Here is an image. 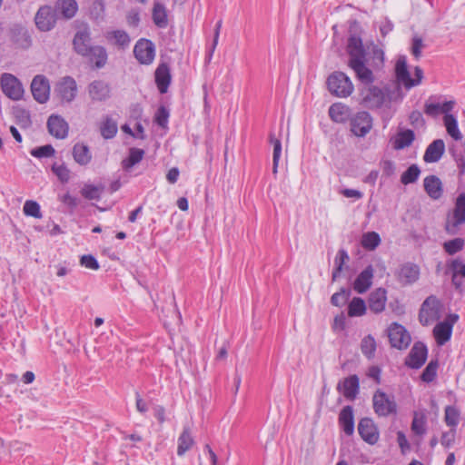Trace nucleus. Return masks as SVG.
<instances>
[{"instance_id":"nucleus-34","label":"nucleus","mask_w":465,"mask_h":465,"mask_svg":"<svg viewBox=\"0 0 465 465\" xmlns=\"http://www.w3.org/2000/svg\"><path fill=\"white\" fill-rule=\"evenodd\" d=\"M193 443L194 440L192 436L190 427L184 426L183 432L178 438L177 454L179 456L184 455V453L192 448Z\"/></svg>"},{"instance_id":"nucleus-13","label":"nucleus","mask_w":465,"mask_h":465,"mask_svg":"<svg viewBox=\"0 0 465 465\" xmlns=\"http://www.w3.org/2000/svg\"><path fill=\"white\" fill-rule=\"evenodd\" d=\"M31 92L35 100L39 104L46 103L50 95V85L47 78L42 74L35 76L31 83Z\"/></svg>"},{"instance_id":"nucleus-8","label":"nucleus","mask_w":465,"mask_h":465,"mask_svg":"<svg viewBox=\"0 0 465 465\" xmlns=\"http://www.w3.org/2000/svg\"><path fill=\"white\" fill-rule=\"evenodd\" d=\"M2 92L10 99L18 101L23 97L24 88L21 82L13 74L5 73L0 80Z\"/></svg>"},{"instance_id":"nucleus-40","label":"nucleus","mask_w":465,"mask_h":465,"mask_svg":"<svg viewBox=\"0 0 465 465\" xmlns=\"http://www.w3.org/2000/svg\"><path fill=\"white\" fill-rule=\"evenodd\" d=\"M367 306L364 300L361 297H354L349 302L348 315L350 317H361L366 313Z\"/></svg>"},{"instance_id":"nucleus-53","label":"nucleus","mask_w":465,"mask_h":465,"mask_svg":"<svg viewBox=\"0 0 465 465\" xmlns=\"http://www.w3.org/2000/svg\"><path fill=\"white\" fill-rule=\"evenodd\" d=\"M55 150L51 144L35 147L31 150L30 153L36 158L51 157L54 154Z\"/></svg>"},{"instance_id":"nucleus-21","label":"nucleus","mask_w":465,"mask_h":465,"mask_svg":"<svg viewBox=\"0 0 465 465\" xmlns=\"http://www.w3.org/2000/svg\"><path fill=\"white\" fill-rule=\"evenodd\" d=\"M387 302V291L384 288H378L371 292L368 298V305L371 312L375 314L384 311Z\"/></svg>"},{"instance_id":"nucleus-35","label":"nucleus","mask_w":465,"mask_h":465,"mask_svg":"<svg viewBox=\"0 0 465 465\" xmlns=\"http://www.w3.org/2000/svg\"><path fill=\"white\" fill-rule=\"evenodd\" d=\"M435 339L440 345L445 344L450 341L452 333V327L448 322H439L433 329Z\"/></svg>"},{"instance_id":"nucleus-29","label":"nucleus","mask_w":465,"mask_h":465,"mask_svg":"<svg viewBox=\"0 0 465 465\" xmlns=\"http://www.w3.org/2000/svg\"><path fill=\"white\" fill-rule=\"evenodd\" d=\"M54 9L56 14L60 13L64 19H71L75 15L78 5L75 0H57Z\"/></svg>"},{"instance_id":"nucleus-26","label":"nucleus","mask_w":465,"mask_h":465,"mask_svg":"<svg viewBox=\"0 0 465 465\" xmlns=\"http://www.w3.org/2000/svg\"><path fill=\"white\" fill-rule=\"evenodd\" d=\"M445 152V143L441 139L434 140L426 149L423 160L426 163H437Z\"/></svg>"},{"instance_id":"nucleus-9","label":"nucleus","mask_w":465,"mask_h":465,"mask_svg":"<svg viewBox=\"0 0 465 465\" xmlns=\"http://www.w3.org/2000/svg\"><path fill=\"white\" fill-rule=\"evenodd\" d=\"M74 50L79 55L87 54L89 49L94 47L92 45L91 31L88 25L84 24L77 29L73 39Z\"/></svg>"},{"instance_id":"nucleus-52","label":"nucleus","mask_w":465,"mask_h":465,"mask_svg":"<svg viewBox=\"0 0 465 465\" xmlns=\"http://www.w3.org/2000/svg\"><path fill=\"white\" fill-rule=\"evenodd\" d=\"M460 411L453 406L445 408V422L448 426L456 427L459 423Z\"/></svg>"},{"instance_id":"nucleus-44","label":"nucleus","mask_w":465,"mask_h":465,"mask_svg":"<svg viewBox=\"0 0 465 465\" xmlns=\"http://www.w3.org/2000/svg\"><path fill=\"white\" fill-rule=\"evenodd\" d=\"M361 352L368 358L371 359L376 351V341L371 334L365 336L361 343Z\"/></svg>"},{"instance_id":"nucleus-30","label":"nucleus","mask_w":465,"mask_h":465,"mask_svg":"<svg viewBox=\"0 0 465 465\" xmlns=\"http://www.w3.org/2000/svg\"><path fill=\"white\" fill-rule=\"evenodd\" d=\"M455 102L454 101H447L440 104H429L426 103L424 106V113L431 117H437L440 114H449L454 107Z\"/></svg>"},{"instance_id":"nucleus-60","label":"nucleus","mask_w":465,"mask_h":465,"mask_svg":"<svg viewBox=\"0 0 465 465\" xmlns=\"http://www.w3.org/2000/svg\"><path fill=\"white\" fill-rule=\"evenodd\" d=\"M455 440V430H450V431L443 432L440 439V443L445 447H450L452 445Z\"/></svg>"},{"instance_id":"nucleus-23","label":"nucleus","mask_w":465,"mask_h":465,"mask_svg":"<svg viewBox=\"0 0 465 465\" xmlns=\"http://www.w3.org/2000/svg\"><path fill=\"white\" fill-rule=\"evenodd\" d=\"M373 268L368 265L355 279L353 289L358 293H364L372 284Z\"/></svg>"},{"instance_id":"nucleus-6","label":"nucleus","mask_w":465,"mask_h":465,"mask_svg":"<svg viewBox=\"0 0 465 465\" xmlns=\"http://www.w3.org/2000/svg\"><path fill=\"white\" fill-rule=\"evenodd\" d=\"M388 337L391 347L398 350L406 349L411 341V335L405 327L397 322L391 323L388 328Z\"/></svg>"},{"instance_id":"nucleus-49","label":"nucleus","mask_w":465,"mask_h":465,"mask_svg":"<svg viewBox=\"0 0 465 465\" xmlns=\"http://www.w3.org/2000/svg\"><path fill=\"white\" fill-rule=\"evenodd\" d=\"M465 244V241L462 238H455L450 241H447L443 243L444 251L450 254L453 255L459 252H460Z\"/></svg>"},{"instance_id":"nucleus-56","label":"nucleus","mask_w":465,"mask_h":465,"mask_svg":"<svg viewBox=\"0 0 465 465\" xmlns=\"http://www.w3.org/2000/svg\"><path fill=\"white\" fill-rule=\"evenodd\" d=\"M52 171L54 173V174L58 177V179L62 183L68 182L70 178V171L64 164H54L52 166Z\"/></svg>"},{"instance_id":"nucleus-63","label":"nucleus","mask_w":465,"mask_h":465,"mask_svg":"<svg viewBox=\"0 0 465 465\" xmlns=\"http://www.w3.org/2000/svg\"><path fill=\"white\" fill-rule=\"evenodd\" d=\"M135 405L136 410L140 413H145L148 411L147 403L141 398L138 392L135 393Z\"/></svg>"},{"instance_id":"nucleus-18","label":"nucleus","mask_w":465,"mask_h":465,"mask_svg":"<svg viewBox=\"0 0 465 465\" xmlns=\"http://www.w3.org/2000/svg\"><path fill=\"white\" fill-rule=\"evenodd\" d=\"M337 391L349 401H354L359 394L360 380L355 374L350 375L337 384Z\"/></svg>"},{"instance_id":"nucleus-62","label":"nucleus","mask_w":465,"mask_h":465,"mask_svg":"<svg viewBox=\"0 0 465 465\" xmlns=\"http://www.w3.org/2000/svg\"><path fill=\"white\" fill-rule=\"evenodd\" d=\"M341 193L346 198H354V199H361L363 193L356 189H343L341 191Z\"/></svg>"},{"instance_id":"nucleus-16","label":"nucleus","mask_w":465,"mask_h":465,"mask_svg":"<svg viewBox=\"0 0 465 465\" xmlns=\"http://www.w3.org/2000/svg\"><path fill=\"white\" fill-rule=\"evenodd\" d=\"M87 92L93 102H104L111 97V87L103 80H94L87 86Z\"/></svg>"},{"instance_id":"nucleus-10","label":"nucleus","mask_w":465,"mask_h":465,"mask_svg":"<svg viewBox=\"0 0 465 465\" xmlns=\"http://www.w3.org/2000/svg\"><path fill=\"white\" fill-rule=\"evenodd\" d=\"M134 54L142 64H151L155 57L154 44L145 38L138 40L134 47Z\"/></svg>"},{"instance_id":"nucleus-15","label":"nucleus","mask_w":465,"mask_h":465,"mask_svg":"<svg viewBox=\"0 0 465 465\" xmlns=\"http://www.w3.org/2000/svg\"><path fill=\"white\" fill-rule=\"evenodd\" d=\"M428 350L426 345L421 341H417L413 344L408 357L405 360V364L411 369H420L426 361Z\"/></svg>"},{"instance_id":"nucleus-28","label":"nucleus","mask_w":465,"mask_h":465,"mask_svg":"<svg viewBox=\"0 0 465 465\" xmlns=\"http://www.w3.org/2000/svg\"><path fill=\"white\" fill-rule=\"evenodd\" d=\"M395 73L398 81L402 83L406 88H411L413 86L412 78L410 75L405 56H401L398 59Z\"/></svg>"},{"instance_id":"nucleus-33","label":"nucleus","mask_w":465,"mask_h":465,"mask_svg":"<svg viewBox=\"0 0 465 465\" xmlns=\"http://www.w3.org/2000/svg\"><path fill=\"white\" fill-rule=\"evenodd\" d=\"M329 115L335 123H344L350 116V108L341 103L333 104L329 108Z\"/></svg>"},{"instance_id":"nucleus-31","label":"nucleus","mask_w":465,"mask_h":465,"mask_svg":"<svg viewBox=\"0 0 465 465\" xmlns=\"http://www.w3.org/2000/svg\"><path fill=\"white\" fill-rule=\"evenodd\" d=\"M73 157L78 164L86 165L92 160V153L86 144L77 143L73 147Z\"/></svg>"},{"instance_id":"nucleus-36","label":"nucleus","mask_w":465,"mask_h":465,"mask_svg":"<svg viewBox=\"0 0 465 465\" xmlns=\"http://www.w3.org/2000/svg\"><path fill=\"white\" fill-rule=\"evenodd\" d=\"M144 153L143 149L135 147L130 148L128 157L122 161L123 169L127 172L130 171L135 164L143 160Z\"/></svg>"},{"instance_id":"nucleus-27","label":"nucleus","mask_w":465,"mask_h":465,"mask_svg":"<svg viewBox=\"0 0 465 465\" xmlns=\"http://www.w3.org/2000/svg\"><path fill=\"white\" fill-rule=\"evenodd\" d=\"M155 83L161 94H165L171 83L170 68L166 64H161L155 70Z\"/></svg>"},{"instance_id":"nucleus-1","label":"nucleus","mask_w":465,"mask_h":465,"mask_svg":"<svg viewBox=\"0 0 465 465\" xmlns=\"http://www.w3.org/2000/svg\"><path fill=\"white\" fill-rule=\"evenodd\" d=\"M347 53L349 55L348 66L353 71L356 78L366 85L361 91L362 104L368 108L381 107L385 101V94L380 87L371 85V84L375 81L373 72L383 67V50L373 45L371 51V62L368 64L367 53L361 36L351 35L348 39Z\"/></svg>"},{"instance_id":"nucleus-64","label":"nucleus","mask_w":465,"mask_h":465,"mask_svg":"<svg viewBox=\"0 0 465 465\" xmlns=\"http://www.w3.org/2000/svg\"><path fill=\"white\" fill-rule=\"evenodd\" d=\"M179 174V169L177 167H173L168 171L166 179L170 183L173 184L177 182Z\"/></svg>"},{"instance_id":"nucleus-45","label":"nucleus","mask_w":465,"mask_h":465,"mask_svg":"<svg viewBox=\"0 0 465 465\" xmlns=\"http://www.w3.org/2000/svg\"><path fill=\"white\" fill-rule=\"evenodd\" d=\"M270 142L273 145L272 173H277L279 161L282 154V143L279 139L275 138L272 134H270Z\"/></svg>"},{"instance_id":"nucleus-5","label":"nucleus","mask_w":465,"mask_h":465,"mask_svg":"<svg viewBox=\"0 0 465 465\" xmlns=\"http://www.w3.org/2000/svg\"><path fill=\"white\" fill-rule=\"evenodd\" d=\"M56 21V9L50 5L41 6L35 16V25L41 32L51 31L55 26Z\"/></svg>"},{"instance_id":"nucleus-46","label":"nucleus","mask_w":465,"mask_h":465,"mask_svg":"<svg viewBox=\"0 0 465 465\" xmlns=\"http://www.w3.org/2000/svg\"><path fill=\"white\" fill-rule=\"evenodd\" d=\"M420 173V170L417 164H411L401 176V183L407 185L415 183Z\"/></svg>"},{"instance_id":"nucleus-57","label":"nucleus","mask_w":465,"mask_h":465,"mask_svg":"<svg viewBox=\"0 0 465 465\" xmlns=\"http://www.w3.org/2000/svg\"><path fill=\"white\" fill-rule=\"evenodd\" d=\"M80 263L82 266L91 269V270H98L99 269V263L97 260L94 258V256L91 254L83 255L80 259Z\"/></svg>"},{"instance_id":"nucleus-20","label":"nucleus","mask_w":465,"mask_h":465,"mask_svg":"<svg viewBox=\"0 0 465 465\" xmlns=\"http://www.w3.org/2000/svg\"><path fill=\"white\" fill-rule=\"evenodd\" d=\"M10 38L19 48L28 49L32 45L31 35L28 30L21 25H15L11 27Z\"/></svg>"},{"instance_id":"nucleus-38","label":"nucleus","mask_w":465,"mask_h":465,"mask_svg":"<svg viewBox=\"0 0 465 465\" xmlns=\"http://www.w3.org/2000/svg\"><path fill=\"white\" fill-rule=\"evenodd\" d=\"M415 139L414 132L411 129L401 131L393 141V148L401 150L409 147Z\"/></svg>"},{"instance_id":"nucleus-42","label":"nucleus","mask_w":465,"mask_h":465,"mask_svg":"<svg viewBox=\"0 0 465 465\" xmlns=\"http://www.w3.org/2000/svg\"><path fill=\"white\" fill-rule=\"evenodd\" d=\"M381 237L376 232H368L361 237V245L369 251L375 250L381 243Z\"/></svg>"},{"instance_id":"nucleus-41","label":"nucleus","mask_w":465,"mask_h":465,"mask_svg":"<svg viewBox=\"0 0 465 465\" xmlns=\"http://www.w3.org/2000/svg\"><path fill=\"white\" fill-rule=\"evenodd\" d=\"M108 41H114V44L122 48H125L130 45L131 39L129 35L124 30H114L107 33Z\"/></svg>"},{"instance_id":"nucleus-14","label":"nucleus","mask_w":465,"mask_h":465,"mask_svg":"<svg viewBox=\"0 0 465 465\" xmlns=\"http://www.w3.org/2000/svg\"><path fill=\"white\" fill-rule=\"evenodd\" d=\"M55 92L63 102L71 103L77 94L75 80L71 76L63 77L56 84Z\"/></svg>"},{"instance_id":"nucleus-59","label":"nucleus","mask_w":465,"mask_h":465,"mask_svg":"<svg viewBox=\"0 0 465 465\" xmlns=\"http://www.w3.org/2000/svg\"><path fill=\"white\" fill-rule=\"evenodd\" d=\"M453 157L459 170V176L460 177L465 174V152L454 153Z\"/></svg>"},{"instance_id":"nucleus-55","label":"nucleus","mask_w":465,"mask_h":465,"mask_svg":"<svg viewBox=\"0 0 465 465\" xmlns=\"http://www.w3.org/2000/svg\"><path fill=\"white\" fill-rule=\"evenodd\" d=\"M169 111L164 106H160L154 115V122L161 127H166L169 118Z\"/></svg>"},{"instance_id":"nucleus-58","label":"nucleus","mask_w":465,"mask_h":465,"mask_svg":"<svg viewBox=\"0 0 465 465\" xmlns=\"http://www.w3.org/2000/svg\"><path fill=\"white\" fill-rule=\"evenodd\" d=\"M424 47L422 39L420 36H414L412 38L411 54L416 59H420L421 56V50Z\"/></svg>"},{"instance_id":"nucleus-51","label":"nucleus","mask_w":465,"mask_h":465,"mask_svg":"<svg viewBox=\"0 0 465 465\" xmlns=\"http://www.w3.org/2000/svg\"><path fill=\"white\" fill-rule=\"evenodd\" d=\"M23 212L26 216H31L34 218H41L42 217L39 203L33 200H27L25 203L24 207H23Z\"/></svg>"},{"instance_id":"nucleus-47","label":"nucleus","mask_w":465,"mask_h":465,"mask_svg":"<svg viewBox=\"0 0 465 465\" xmlns=\"http://www.w3.org/2000/svg\"><path fill=\"white\" fill-rule=\"evenodd\" d=\"M438 367L439 362L437 360L430 361L420 375L421 381L428 383L431 382L437 376Z\"/></svg>"},{"instance_id":"nucleus-11","label":"nucleus","mask_w":465,"mask_h":465,"mask_svg":"<svg viewBox=\"0 0 465 465\" xmlns=\"http://www.w3.org/2000/svg\"><path fill=\"white\" fill-rule=\"evenodd\" d=\"M420 267L413 262H405L399 266L394 275L397 281L402 285H411L420 278Z\"/></svg>"},{"instance_id":"nucleus-19","label":"nucleus","mask_w":465,"mask_h":465,"mask_svg":"<svg viewBox=\"0 0 465 465\" xmlns=\"http://www.w3.org/2000/svg\"><path fill=\"white\" fill-rule=\"evenodd\" d=\"M358 432L361 439L369 444H375L379 440V432L373 420L370 418H362L358 424Z\"/></svg>"},{"instance_id":"nucleus-22","label":"nucleus","mask_w":465,"mask_h":465,"mask_svg":"<svg viewBox=\"0 0 465 465\" xmlns=\"http://www.w3.org/2000/svg\"><path fill=\"white\" fill-rule=\"evenodd\" d=\"M87 54L83 55L88 59V62L96 69L104 67L107 64L108 54L106 49L102 45H94L87 52Z\"/></svg>"},{"instance_id":"nucleus-39","label":"nucleus","mask_w":465,"mask_h":465,"mask_svg":"<svg viewBox=\"0 0 465 465\" xmlns=\"http://www.w3.org/2000/svg\"><path fill=\"white\" fill-rule=\"evenodd\" d=\"M449 268L452 272V283L456 289H459L461 286L459 276L465 277V263H462L459 259H455L450 262Z\"/></svg>"},{"instance_id":"nucleus-61","label":"nucleus","mask_w":465,"mask_h":465,"mask_svg":"<svg viewBox=\"0 0 465 465\" xmlns=\"http://www.w3.org/2000/svg\"><path fill=\"white\" fill-rule=\"evenodd\" d=\"M410 122L412 125L422 126L424 124L422 114L420 111H413L410 114Z\"/></svg>"},{"instance_id":"nucleus-2","label":"nucleus","mask_w":465,"mask_h":465,"mask_svg":"<svg viewBox=\"0 0 465 465\" xmlns=\"http://www.w3.org/2000/svg\"><path fill=\"white\" fill-rule=\"evenodd\" d=\"M327 86L331 94L337 97H348L354 90L350 77L342 72H334L327 79Z\"/></svg>"},{"instance_id":"nucleus-54","label":"nucleus","mask_w":465,"mask_h":465,"mask_svg":"<svg viewBox=\"0 0 465 465\" xmlns=\"http://www.w3.org/2000/svg\"><path fill=\"white\" fill-rule=\"evenodd\" d=\"M425 419L423 416H419L417 413L414 414L411 422V430L416 434L422 436L426 432Z\"/></svg>"},{"instance_id":"nucleus-50","label":"nucleus","mask_w":465,"mask_h":465,"mask_svg":"<svg viewBox=\"0 0 465 465\" xmlns=\"http://www.w3.org/2000/svg\"><path fill=\"white\" fill-rule=\"evenodd\" d=\"M104 187L94 186L92 184H85L82 190V195L88 200H99L103 193Z\"/></svg>"},{"instance_id":"nucleus-17","label":"nucleus","mask_w":465,"mask_h":465,"mask_svg":"<svg viewBox=\"0 0 465 465\" xmlns=\"http://www.w3.org/2000/svg\"><path fill=\"white\" fill-rule=\"evenodd\" d=\"M46 125L49 134L56 139H64L67 137L69 125L68 123L61 115H50Z\"/></svg>"},{"instance_id":"nucleus-4","label":"nucleus","mask_w":465,"mask_h":465,"mask_svg":"<svg viewBox=\"0 0 465 465\" xmlns=\"http://www.w3.org/2000/svg\"><path fill=\"white\" fill-rule=\"evenodd\" d=\"M465 223V192L459 194L456 198L452 216L445 225L446 232L454 235L457 233L460 225Z\"/></svg>"},{"instance_id":"nucleus-24","label":"nucleus","mask_w":465,"mask_h":465,"mask_svg":"<svg viewBox=\"0 0 465 465\" xmlns=\"http://www.w3.org/2000/svg\"><path fill=\"white\" fill-rule=\"evenodd\" d=\"M338 421L346 435H352L354 432L353 408L350 405L343 407L339 414Z\"/></svg>"},{"instance_id":"nucleus-32","label":"nucleus","mask_w":465,"mask_h":465,"mask_svg":"<svg viewBox=\"0 0 465 465\" xmlns=\"http://www.w3.org/2000/svg\"><path fill=\"white\" fill-rule=\"evenodd\" d=\"M152 18L154 25L159 28H166L168 25V15L165 6L155 1L153 3Z\"/></svg>"},{"instance_id":"nucleus-25","label":"nucleus","mask_w":465,"mask_h":465,"mask_svg":"<svg viewBox=\"0 0 465 465\" xmlns=\"http://www.w3.org/2000/svg\"><path fill=\"white\" fill-rule=\"evenodd\" d=\"M424 190L433 200H438L442 196L443 187L440 179L436 175H429L423 181Z\"/></svg>"},{"instance_id":"nucleus-12","label":"nucleus","mask_w":465,"mask_h":465,"mask_svg":"<svg viewBox=\"0 0 465 465\" xmlns=\"http://www.w3.org/2000/svg\"><path fill=\"white\" fill-rule=\"evenodd\" d=\"M372 127V118L367 112H360L351 119V131L359 137H364Z\"/></svg>"},{"instance_id":"nucleus-7","label":"nucleus","mask_w":465,"mask_h":465,"mask_svg":"<svg viewBox=\"0 0 465 465\" xmlns=\"http://www.w3.org/2000/svg\"><path fill=\"white\" fill-rule=\"evenodd\" d=\"M440 301L433 295L429 296L421 304L419 320L422 325H429L439 319Z\"/></svg>"},{"instance_id":"nucleus-43","label":"nucleus","mask_w":465,"mask_h":465,"mask_svg":"<svg viewBox=\"0 0 465 465\" xmlns=\"http://www.w3.org/2000/svg\"><path fill=\"white\" fill-rule=\"evenodd\" d=\"M117 124L116 123L109 118V117H106L105 120L104 121V123L102 124L101 127H100V132H101V135L104 138V139H112L115 136V134H117Z\"/></svg>"},{"instance_id":"nucleus-37","label":"nucleus","mask_w":465,"mask_h":465,"mask_svg":"<svg viewBox=\"0 0 465 465\" xmlns=\"http://www.w3.org/2000/svg\"><path fill=\"white\" fill-rule=\"evenodd\" d=\"M443 124L448 134L455 141H460L462 134L458 127L456 117L451 114H446L443 117Z\"/></svg>"},{"instance_id":"nucleus-48","label":"nucleus","mask_w":465,"mask_h":465,"mask_svg":"<svg viewBox=\"0 0 465 465\" xmlns=\"http://www.w3.org/2000/svg\"><path fill=\"white\" fill-rule=\"evenodd\" d=\"M351 292L348 288H341L339 292L332 294L331 303L336 307L343 306L349 300Z\"/></svg>"},{"instance_id":"nucleus-3","label":"nucleus","mask_w":465,"mask_h":465,"mask_svg":"<svg viewBox=\"0 0 465 465\" xmlns=\"http://www.w3.org/2000/svg\"><path fill=\"white\" fill-rule=\"evenodd\" d=\"M374 412L380 417H388L397 412V403L393 396L378 390L372 397Z\"/></svg>"}]
</instances>
